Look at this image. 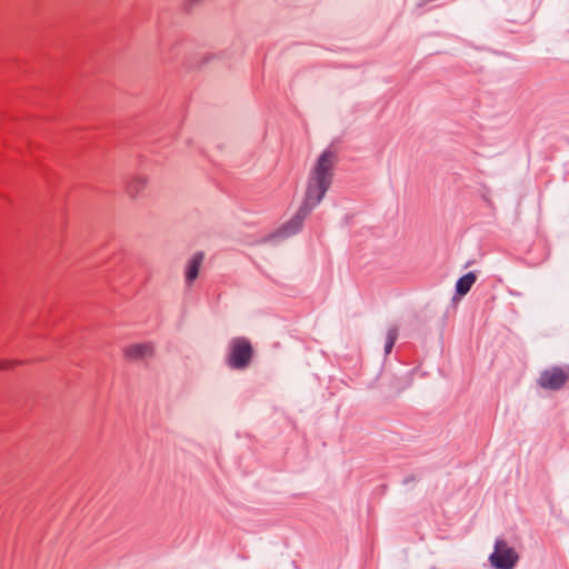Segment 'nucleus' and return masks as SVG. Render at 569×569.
<instances>
[{
  "label": "nucleus",
  "mask_w": 569,
  "mask_h": 569,
  "mask_svg": "<svg viewBox=\"0 0 569 569\" xmlns=\"http://www.w3.org/2000/svg\"><path fill=\"white\" fill-rule=\"evenodd\" d=\"M477 276L473 271H470L463 276H461L456 282V293L459 296L467 295L472 284L476 282Z\"/></svg>",
  "instance_id": "nucleus-6"
},
{
  "label": "nucleus",
  "mask_w": 569,
  "mask_h": 569,
  "mask_svg": "<svg viewBox=\"0 0 569 569\" xmlns=\"http://www.w3.org/2000/svg\"><path fill=\"white\" fill-rule=\"evenodd\" d=\"M227 59L229 58L228 53L227 52H220L219 54H214V53H208L203 57V60H202V63L206 64V63H209L210 61H212L213 59Z\"/></svg>",
  "instance_id": "nucleus-10"
},
{
  "label": "nucleus",
  "mask_w": 569,
  "mask_h": 569,
  "mask_svg": "<svg viewBox=\"0 0 569 569\" xmlns=\"http://www.w3.org/2000/svg\"><path fill=\"white\" fill-rule=\"evenodd\" d=\"M416 479L413 476L406 477L403 479V485H409L410 482H413Z\"/></svg>",
  "instance_id": "nucleus-12"
},
{
  "label": "nucleus",
  "mask_w": 569,
  "mask_h": 569,
  "mask_svg": "<svg viewBox=\"0 0 569 569\" xmlns=\"http://www.w3.org/2000/svg\"><path fill=\"white\" fill-rule=\"evenodd\" d=\"M519 560L517 551L502 538H497L493 551L489 556L490 566L493 569H513Z\"/></svg>",
  "instance_id": "nucleus-3"
},
{
  "label": "nucleus",
  "mask_w": 569,
  "mask_h": 569,
  "mask_svg": "<svg viewBox=\"0 0 569 569\" xmlns=\"http://www.w3.org/2000/svg\"><path fill=\"white\" fill-rule=\"evenodd\" d=\"M336 159V153L330 149L320 153L309 173L300 208L290 220L267 238L268 241L277 243L278 240L292 237L301 230L305 219L322 201L332 183Z\"/></svg>",
  "instance_id": "nucleus-1"
},
{
  "label": "nucleus",
  "mask_w": 569,
  "mask_h": 569,
  "mask_svg": "<svg viewBox=\"0 0 569 569\" xmlns=\"http://www.w3.org/2000/svg\"><path fill=\"white\" fill-rule=\"evenodd\" d=\"M398 338V329L397 327H390L387 331L386 342H385V353L389 355L395 346V342Z\"/></svg>",
  "instance_id": "nucleus-8"
},
{
  "label": "nucleus",
  "mask_w": 569,
  "mask_h": 569,
  "mask_svg": "<svg viewBox=\"0 0 569 569\" xmlns=\"http://www.w3.org/2000/svg\"><path fill=\"white\" fill-rule=\"evenodd\" d=\"M143 350H144V357L152 353V348L149 345H147L146 342H144Z\"/></svg>",
  "instance_id": "nucleus-11"
},
{
  "label": "nucleus",
  "mask_w": 569,
  "mask_h": 569,
  "mask_svg": "<svg viewBox=\"0 0 569 569\" xmlns=\"http://www.w3.org/2000/svg\"><path fill=\"white\" fill-rule=\"evenodd\" d=\"M139 181L138 180H134L130 183L127 184V188H126V192L127 194L130 197V198H137L138 197V193H139Z\"/></svg>",
  "instance_id": "nucleus-9"
},
{
  "label": "nucleus",
  "mask_w": 569,
  "mask_h": 569,
  "mask_svg": "<svg viewBox=\"0 0 569 569\" xmlns=\"http://www.w3.org/2000/svg\"><path fill=\"white\" fill-rule=\"evenodd\" d=\"M252 355L253 350L248 339L242 337L233 338L229 342V353L226 363L231 369L242 370L249 366Z\"/></svg>",
  "instance_id": "nucleus-2"
},
{
  "label": "nucleus",
  "mask_w": 569,
  "mask_h": 569,
  "mask_svg": "<svg viewBox=\"0 0 569 569\" xmlns=\"http://www.w3.org/2000/svg\"><path fill=\"white\" fill-rule=\"evenodd\" d=\"M203 259H204V253L202 251H198L188 261V263L186 266V271H184L186 283L188 286H191L192 282L198 278L199 270H200Z\"/></svg>",
  "instance_id": "nucleus-5"
},
{
  "label": "nucleus",
  "mask_w": 569,
  "mask_h": 569,
  "mask_svg": "<svg viewBox=\"0 0 569 569\" xmlns=\"http://www.w3.org/2000/svg\"><path fill=\"white\" fill-rule=\"evenodd\" d=\"M7 366L4 363H0V369H6Z\"/></svg>",
  "instance_id": "nucleus-13"
},
{
  "label": "nucleus",
  "mask_w": 569,
  "mask_h": 569,
  "mask_svg": "<svg viewBox=\"0 0 569 569\" xmlns=\"http://www.w3.org/2000/svg\"><path fill=\"white\" fill-rule=\"evenodd\" d=\"M568 377L569 376L563 371V369L553 367L540 373L538 383L543 389L559 390L566 383Z\"/></svg>",
  "instance_id": "nucleus-4"
},
{
  "label": "nucleus",
  "mask_w": 569,
  "mask_h": 569,
  "mask_svg": "<svg viewBox=\"0 0 569 569\" xmlns=\"http://www.w3.org/2000/svg\"><path fill=\"white\" fill-rule=\"evenodd\" d=\"M122 355L127 362H139L142 359V345H128L123 347Z\"/></svg>",
  "instance_id": "nucleus-7"
}]
</instances>
